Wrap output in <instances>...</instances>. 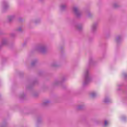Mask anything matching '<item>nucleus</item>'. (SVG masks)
<instances>
[{
	"mask_svg": "<svg viewBox=\"0 0 127 127\" xmlns=\"http://www.w3.org/2000/svg\"><path fill=\"white\" fill-rule=\"evenodd\" d=\"M11 17H9V20H10V18Z\"/></svg>",
	"mask_w": 127,
	"mask_h": 127,
	"instance_id": "nucleus-3",
	"label": "nucleus"
},
{
	"mask_svg": "<svg viewBox=\"0 0 127 127\" xmlns=\"http://www.w3.org/2000/svg\"><path fill=\"white\" fill-rule=\"evenodd\" d=\"M74 11H76V10H77V8H74Z\"/></svg>",
	"mask_w": 127,
	"mask_h": 127,
	"instance_id": "nucleus-2",
	"label": "nucleus"
},
{
	"mask_svg": "<svg viewBox=\"0 0 127 127\" xmlns=\"http://www.w3.org/2000/svg\"><path fill=\"white\" fill-rule=\"evenodd\" d=\"M107 125H108V122L105 121V126H107Z\"/></svg>",
	"mask_w": 127,
	"mask_h": 127,
	"instance_id": "nucleus-1",
	"label": "nucleus"
}]
</instances>
